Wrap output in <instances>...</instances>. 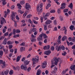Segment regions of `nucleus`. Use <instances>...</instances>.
<instances>
[{
    "label": "nucleus",
    "instance_id": "1",
    "mask_svg": "<svg viewBox=\"0 0 75 75\" xmlns=\"http://www.w3.org/2000/svg\"><path fill=\"white\" fill-rule=\"evenodd\" d=\"M32 61L33 64H35L36 63H38L39 62V57L38 56H35V57L32 58Z\"/></svg>",
    "mask_w": 75,
    "mask_h": 75
},
{
    "label": "nucleus",
    "instance_id": "2",
    "mask_svg": "<svg viewBox=\"0 0 75 75\" xmlns=\"http://www.w3.org/2000/svg\"><path fill=\"white\" fill-rule=\"evenodd\" d=\"M4 23H6V19H5L4 18L2 17L1 20V25H0V28H1L3 27V24H4Z\"/></svg>",
    "mask_w": 75,
    "mask_h": 75
},
{
    "label": "nucleus",
    "instance_id": "3",
    "mask_svg": "<svg viewBox=\"0 0 75 75\" xmlns=\"http://www.w3.org/2000/svg\"><path fill=\"white\" fill-rule=\"evenodd\" d=\"M21 68L24 71H27V66L24 64H22L21 66Z\"/></svg>",
    "mask_w": 75,
    "mask_h": 75
},
{
    "label": "nucleus",
    "instance_id": "4",
    "mask_svg": "<svg viewBox=\"0 0 75 75\" xmlns=\"http://www.w3.org/2000/svg\"><path fill=\"white\" fill-rule=\"evenodd\" d=\"M53 61L55 62H54V64L55 65H57L58 62L59 61V60L58 58H57V57H54L53 59Z\"/></svg>",
    "mask_w": 75,
    "mask_h": 75
},
{
    "label": "nucleus",
    "instance_id": "5",
    "mask_svg": "<svg viewBox=\"0 0 75 75\" xmlns=\"http://www.w3.org/2000/svg\"><path fill=\"white\" fill-rule=\"evenodd\" d=\"M25 9L27 10H29V9L31 8V6L28 3H27L25 4Z\"/></svg>",
    "mask_w": 75,
    "mask_h": 75
},
{
    "label": "nucleus",
    "instance_id": "6",
    "mask_svg": "<svg viewBox=\"0 0 75 75\" xmlns=\"http://www.w3.org/2000/svg\"><path fill=\"white\" fill-rule=\"evenodd\" d=\"M42 36L43 35L42 34L40 35L37 38L38 41H41L42 40Z\"/></svg>",
    "mask_w": 75,
    "mask_h": 75
},
{
    "label": "nucleus",
    "instance_id": "7",
    "mask_svg": "<svg viewBox=\"0 0 75 75\" xmlns=\"http://www.w3.org/2000/svg\"><path fill=\"white\" fill-rule=\"evenodd\" d=\"M70 69L71 70H73L74 71V74H75V65H73L71 66L70 67Z\"/></svg>",
    "mask_w": 75,
    "mask_h": 75
},
{
    "label": "nucleus",
    "instance_id": "8",
    "mask_svg": "<svg viewBox=\"0 0 75 75\" xmlns=\"http://www.w3.org/2000/svg\"><path fill=\"white\" fill-rule=\"evenodd\" d=\"M51 51L50 50H47L44 52V54L46 55H49L50 54H51Z\"/></svg>",
    "mask_w": 75,
    "mask_h": 75
},
{
    "label": "nucleus",
    "instance_id": "9",
    "mask_svg": "<svg viewBox=\"0 0 75 75\" xmlns=\"http://www.w3.org/2000/svg\"><path fill=\"white\" fill-rule=\"evenodd\" d=\"M56 50H57V51H59V50H61V46H57L56 47Z\"/></svg>",
    "mask_w": 75,
    "mask_h": 75
},
{
    "label": "nucleus",
    "instance_id": "10",
    "mask_svg": "<svg viewBox=\"0 0 75 75\" xmlns=\"http://www.w3.org/2000/svg\"><path fill=\"white\" fill-rule=\"evenodd\" d=\"M61 37H62L61 35H59L58 37V40L57 41L58 44H59L61 43Z\"/></svg>",
    "mask_w": 75,
    "mask_h": 75
},
{
    "label": "nucleus",
    "instance_id": "11",
    "mask_svg": "<svg viewBox=\"0 0 75 75\" xmlns=\"http://www.w3.org/2000/svg\"><path fill=\"white\" fill-rule=\"evenodd\" d=\"M21 55H20L17 57L16 58V62H18L19 61H20V59H21Z\"/></svg>",
    "mask_w": 75,
    "mask_h": 75
},
{
    "label": "nucleus",
    "instance_id": "12",
    "mask_svg": "<svg viewBox=\"0 0 75 75\" xmlns=\"http://www.w3.org/2000/svg\"><path fill=\"white\" fill-rule=\"evenodd\" d=\"M47 63L46 62H45L44 63L42 64V68H45V67H46V65H47Z\"/></svg>",
    "mask_w": 75,
    "mask_h": 75
},
{
    "label": "nucleus",
    "instance_id": "13",
    "mask_svg": "<svg viewBox=\"0 0 75 75\" xmlns=\"http://www.w3.org/2000/svg\"><path fill=\"white\" fill-rule=\"evenodd\" d=\"M7 39L6 38H5L3 41V44L4 45H6L7 44Z\"/></svg>",
    "mask_w": 75,
    "mask_h": 75
},
{
    "label": "nucleus",
    "instance_id": "14",
    "mask_svg": "<svg viewBox=\"0 0 75 75\" xmlns=\"http://www.w3.org/2000/svg\"><path fill=\"white\" fill-rule=\"evenodd\" d=\"M51 23V21H50V20H47V21L45 22V23L46 24H47V25L48 24H50V23Z\"/></svg>",
    "mask_w": 75,
    "mask_h": 75
},
{
    "label": "nucleus",
    "instance_id": "15",
    "mask_svg": "<svg viewBox=\"0 0 75 75\" xmlns=\"http://www.w3.org/2000/svg\"><path fill=\"white\" fill-rule=\"evenodd\" d=\"M30 61H28V60H25V63L24 64V65H25L27 66L29 63H30Z\"/></svg>",
    "mask_w": 75,
    "mask_h": 75
},
{
    "label": "nucleus",
    "instance_id": "16",
    "mask_svg": "<svg viewBox=\"0 0 75 75\" xmlns=\"http://www.w3.org/2000/svg\"><path fill=\"white\" fill-rule=\"evenodd\" d=\"M71 9H72L73 8V4L71 3L70 4V5L68 6Z\"/></svg>",
    "mask_w": 75,
    "mask_h": 75
},
{
    "label": "nucleus",
    "instance_id": "17",
    "mask_svg": "<svg viewBox=\"0 0 75 75\" xmlns=\"http://www.w3.org/2000/svg\"><path fill=\"white\" fill-rule=\"evenodd\" d=\"M41 73V70H38L36 73L37 75H40Z\"/></svg>",
    "mask_w": 75,
    "mask_h": 75
},
{
    "label": "nucleus",
    "instance_id": "18",
    "mask_svg": "<svg viewBox=\"0 0 75 75\" xmlns=\"http://www.w3.org/2000/svg\"><path fill=\"white\" fill-rule=\"evenodd\" d=\"M57 13L58 14H60L61 13V9L59 8L57 9Z\"/></svg>",
    "mask_w": 75,
    "mask_h": 75
},
{
    "label": "nucleus",
    "instance_id": "19",
    "mask_svg": "<svg viewBox=\"0 0 75 75\" xmlns=\"http://www.w3.org/2000/svg\"><path fill=\"white\" fill-rule=\"evenodd\" d=\"M4 28L2 30L3 33H6V29H7V27L6 26H4Z\"/></svg>",
    "mask_w": 75,
    "mask_h": 75
},
{
    "label": "nucleus",
    "instance_id": "20",
    "mask_svg": "<svg viewBox=\"0 0 75 75\" xmlns=\"http://www.w3.org/2000/svg\"><path fill=\"white\" fill-rule=\"evenodd\" d=\"M74 25H71L70 26V29L71 31H73L74 30Z\"/></svg>",
    "mask_w": 75,
    "mask_h": 75
},
{
    "label": "nucleus",
    "instance_id": "21",
    "mask_svg": "<svg viewBox=\"0 0 75 75\" xmlns=\"http://www.w3.org/2000/svg\"><path fill=\"white\" fill-rule=\"evenodd\" d=\"M38 13H41L42 12V8H40L38 10Z\"/></svg>",
    "mask_w": 75,
    "mask_h": 75
},
{
    "label": "nucleus",
    "instance_id": "22",
    "mask_svg": "<svg viewBox=\"0 0 75 75\" xmlns=\"http://www.w3.org/2000/svg\"><path fill=\"white\" fill-rule=\"evenodd\" d=\"M51 4L50 3H48L47 4V6L46 7V9H48V8H49V7H50V6H51Z\"/></svg>",
    "mask_w": 75,
    "mask_h": 75
},
{
    "label": "nucleus",
    "instance_id": "23",
    "mask_svg": "<svg viewBox=\"0 0 75 75\" xmlns=\"http://www.w3.org/2000/svg\"><path fill=\"white\" fill-rule=\"evenodd\" d=\"M67 37L64 36L62 39V41H65V40H67Z\"/></svg>",
    "mask_w": 75,
    "mask_h": 75
},
{
    "label": "nucleus",
    "instance_id": "24",
    "mask_svg": "<svg viewBox=\"0 0 75 75\" xmlns=\"http://www.w3.org/2000/svg\"><path fill=\"white\" fill-rule=\"evenodd\" d=\"M8 72H9V70H6V71H4V74L5 75H7V74H8Z\"/></svg>",
    "mask_w": 75,
    "mask_h": 75
},
{
    "label": "nucleus",
    "instance_id": "25",
    "mask_svg": "<svg viewBox=\"0 0 75 75\" xmlns=\"http://www.w3.org/2000/svg\"><path fill=\"white\" fill-rule=\"evenodd\" d=\"M13 44V43H12V42L10 41H9L7 42V44L8 45H11V44Z\"/></svg>",
    "mask_w": 75,
    "mask_h": 75
},
{
    "label": "nucleus",
    "instance_id": "26",
    "mask_svg": "<svg viewBox=\"0 0 75 75\" xmlns=\"http://www.w3.org/2000/svg\"><path fill=\"white\" fill-rule=\"evenodd\" d=\"M52 66L51 67V68H52V67H54L55 65H54V62L53 61H52Z\"/></svg>",
    "mask_w": 75,
    "mask_h": 75
},
{
    "label": "nucleus",
    "instance_id": "27",
    "mask_svg": "<svg viewBox=\"0 0 75 75\" xmlns=\"http://www.w3.org/2000/svg\"><path fill=\"white\" fill-rule=\"evenodd\" d=\"M2 4L3 6L6 4V0H3Z\"/></svg>",
    "mask_w": 75,
    "mask_h": 75
},
{
    "label": "nucleus",
    "instance_id": "28",
    "mask_svg": "<svg viewBox=\"0 0 75 75\" xmlns=\"http://www.w3.org/2000/svg\"><path fill=\"white\" fill-rule=\"evenodd\" d=\"M20 32H21V31L20 29H17L16 31V33H20Z\"/></svg>",
    "mask_w": 75,
    "mask_h": 75
},
{
    "label": "nucleus",
    "instance_id": "29",
    "mask_svg": "<svg viewBox=\"0 0 75 75\" xmlns=\"http://www.w3.org/2000/svg\"><path fill=\"white\" fill-rule=\"evenodd\" d=\"M37 31L36 28H33L32 29V32H35Z\"/></svg>",
    "mask_w": 75,
    "mask_h": 75
},
{
    "label": "nucleus",
    "instance_id": "30",
    "mask_svg": "<svg viewBox=\"0 0 75 75\" xmlns=\"http://www.w3.org/2000/svg\"><path fill=\"white\" fill-rule=\"evenodd\" d=\"M43 35V37L44 38H48V36L46 35L45 34H43L42 35Z\"/></svg>",
    "mask_w": 75,
    "mask_h": 75
},
{
    "label": "nucleus",
    "instance_id": "31",
    "mask_svg": "<svg viewBox=\"0 0 75 75\" xmlns=\"http://www.w3.org/2000/svg\"><path fill=\"white\" fill-rule=\"evenodd\" d=\"M44 30L45 31H47V25H44Z\"/></svg>",
    "mask_w": 75,
    "mask_h": 75
},
{
    "label": "nucleus",
    "instance_id": "32",
    "mask_svg": "<svg viewBox=\"0 0 75 75\" xmlns=\"http://www.w3.org/2000/svg\"><path fill=\"white\" fill-rule=\"evenodd\" d=\"M3 55V51L2 50L0 51V55L1 56H2Z\"/></svg>",
    "mask_w": 75,
    "mask_h": 75
},
{
    "label": "nucleus",
    "instance_id": "33",
    "mask_svg": "<svg viewBox=\"0 0 75 75\" xmlns=\"http://www.w3.org/2000/svg\"><path fill=\"white\" fill-rule=\"evenodd\" d=\"M68 11V9L67 8L64 10L63 13H66Z\"/></svg>",
    "mask_w": 75,
    "mask_h": 75
},
{
    "label": "nucleus",
    "instance_id": "34",
    "mask_svg": "<svg viewBox=\"0 0 75 75\" xmlns=\"http://www.w3.org/2000/svg\"><path fill=\"white\" fill-rule=\"evenodd\" d=\"M18 67H16L15 66H13V69H14V70H15V71H17V69L18 68Z\"/></svg>",
    "mask_w": 75,
    "mask_h": 75
},
{
    "label": "nucleus",
    "instance_id": "35",
    "mask_svg": "<svg viewBox=\"0 0 75 75\" xmlns=\"http://www.w3.org/2000/svg\"><path fill=\"white\" fill-rule=\"evenodd\" d=\"M61 50H65V47L63 45L61 46Z\"/></svg>",
    "mask_w": 75,
    "mask_h": 75
},
{
    "label": "nucleus",
    "instance_id": "36",
    "mask_svg": "<svg viewBox=\"0 0 75 75\" xmlns=\"http://www.w3.org/2000/svg\"><path fill=\"white\" fill-rule=\"evenodd\" d=\"M16 29H14L13 30V35H15L16 34Z\"/></svg>",
    "mask_w": 75,
    "mask_h": 75
},
{
    "label": "nucleus",
    "instance_id": "37",
    "mask_svg": "<svg viewBox=\"0 0 75 75\" xmlns=\"http://www.w3.org/2000/svg\"><path fill=\"white\" fill-rule=\"evenodd\" d=\"M59 18H60V20H61V21H63V17H62V16H60L59 17Z\"/></svg>",
    "mask_w": 75,
    "mask_h": 75
},
{
    "label": "nucleus",
    "instance_id": "38",
    "mask_svg": "<svg viewBox=\"0 0 75 75\" xmlns=\"http://www.w3.org/2000/svg\"><path fill=\"white\" fill-rule=\"evenodd\" d=\"M67 54V52H64V53H63L62 54V55H63V56H65L66 55V54Z\"/></svg>",
    "mask_w": 75,
    "mask_h": 75
},
{
    "label": "nucleus",
    "instance_id": "39",
    "mask_svg": "<svg viewBox=\"0 0 75 75\" xmlns=\"http://www.w3.org/2000/svg\"><path fill=\"white\" fill-rule=\"evenodd\" d=\"M21 3V5H23V4H24V3H25V2H24V0L22 1H21L20 2Z\"/></svg>",
    "mask_w": 75,
    "mask_h": 75
},
{
    "label": "nucleus",
    "instance_id": "40",
    "mask_svg": "<svg viewBox=\"0 0 75 75\" xmlns=\"http://www.w3.org/2000/svg\"><path fill=\"white\" fill-rule=\"evenodd\" d=\"M14 51V54H17V49L16 48L15 49Z\"/></svg>",
    "mask_w": 75,
    "mask_h": 75
},
{
    "label": "nucleus",
    "instance_id": "41",
    "mask_svg": "<svg viewBox=\"0 0 75 75\" xmlns=\"http://www.w3.org/2000/svg\"><path fill=\"white\" fill-rule=\"evenodd\" d=\"M31 42H34V41H35V38H33L32 37L31 39Z\"/></svg>",
    "mask_w": 75,
    "mask_h": 75
},
{
    "label": "nucleus",
    "instance_id": "42",
    "mask_svg": "<svg viewBox=\"0 0 75 75\" xmlns=\"http://www.w3.org/2000/svg\"><path fill=\"white\" fill-rule=\"evenodd\" d=\"M8 32L5 33L4 34V36H8Z\"/></svg>",
    "mask_w": 75,
    "mask_h": 75
},
{
    "label": "nucleus",
    "instance_id": "43",
    "mask_svg": "<svg viewBox=\"0 0 75 75\" xmlns=\"http://www.w3.org/2000/svg\"><path fill=\"white\" fill-rule=\"evenodd\" d=\"M13 74V70H11L10 71L9 74L10 75H12Z\"/></svg>",
    "mask_w": 75,
    "mask_h": 75
},
{
    "label": "nucleus",
    "instance_id": "44",
    "mask_svg": "<svg viewBox=\"0 0 75 75\" xmlns=\"http://www.w3.org/2000/svg\"><path fill=\"white\" fill-rule=\"evenodd\" d=\"M27 71H28V72H30L31 71V67H29L28 69H27Z\"/></svg>",
    "mask_w": 75,
    "mask_h": 75
},
{
    "label": "nucleus",
    "instance_id": "45",
    "mask_svg": "<svg viewBox=\"0 0 75 75\" xmlns=\"http://www.w3.org/2000/svg\"><path fill=\"white\" fill-rule=\"evenodd\" d=\"M61 6H63L64 7V8H65V3H64L62 4L61 5Z\"/></svg>",
    "mask_w": 75,
    "mask_h": 75
},
{
    "label": "nucleus",
    "instance_id": "46",
    "mask_svg": "<svg viewBox=\"0 0 75 75\" xmlns=\"http://www.w3.org/2000/svg\"><path fill=\"white\" fill-rule=\"evenodd\" d=\"M54 48H55V47L53 46L51 47V50L52 51H54Z\"/></svg>",
    "mask_w": 75,
    "mask_h": 75
},
{
    "label": "nucleus",
    "instance_id": "47",
    "mask_svg": "<svg viewBox=\"0 0 75 75\" xmlns=\"http://www.w3.org/2000/svg\"><path fill=\"white\" fill-rule=\"evenodd\" d=\"M40 22H41V23H43V17H41L40 18Z\"/></svg>",
    "mask_w": 75,
    "mask_h": 75
},
{
    "label": "nucleus",
    "instance_id": "48",
    "mask_svg": "<svg viewBox=\"0 0 75 75\" xmlns=\"http://www.w3.org/2000/svg\"><path fill=\"white\" fill-rule=\"evenodd\" d=\"M55 11L54 9L50 11V13H55Z\"/></svg>",
    "mask_w": 75,
    "mask_h": 75
},
{
    "label": "nucleus",
    "instance_id": "49",
    "mask_svg": "<svg viewBox=\"0 0 75 75\" xmlns=\"http://www.w3.org/2000/svg\"><path fill=\"white\" fill-rule=\"evenodd\" d=\"M31 16H32V15L31 14L28 15L27 17V18H29L31 17Z\"/></svg>",
    "mask_w": 75,
    "mask_h": 75
},
{
    "label": "nucleus",
    "instance_id": "50",
    "mask_svg": "<svg viewBox=\"0 0 75 75\" xmlns=\"http://www.w3.org/2000/svg\"><path fill=\"white\" fill-rule=\"evenodd\" d=\"M24 50V48L23 47H21L20 48V51L23 52Z\"/></svg>",
    "mask_w": 75,
    "mask_h": 75
},
{
    "label": "nucleus",
    "instance_id": "51",
    "mask_svg": "<svg viewBox=\"0 0 75 75\" xmlns=\"http://www.w3.org/2000/svg\"><path fill=\"white\" fill-rule=\"evenodd\" d=\"M50 48V45H48L46 46V50H49Z\"/></svg>",
    "mask_w": 75,
    "mask_h": 75
},
{
    "label": "nucleus",
    "instance_id": "52",
    "mask_svg": "<svg viewBox=\"0 0 75 75\" xmlns=\"http://www.w3.org/2000/svg\"><path fill=\"white\" fill-rule=\"evenodd\" d=\"M16 20H20V18H19V17H18V16H16Z\"/></svg>",
    "mask_w": 75,
    "mask_h": 75
},
{
    "label": "nucleus",
    "instance_id": "53",
    "mask_svg": "<svg viewBox=\"0 0 75 75\" xmlns=\"http://www.w3.org/2000/svg\"><path fill=\"white\" fill-rule=\"evenodd\" d=\"M23 31H27V29L26 28V27L24 28L23 29Z\"/></svg>",
    "mask_w": 75,
    "mask_h": 75
},
{
    "label": "nucleus",
    "instance_id": "54",
    "mask_svg": "<svg viewBox=\"0 0 75 75\" xmlns=\"http://www.w3.org/2000/svg\"><path fill=\"white\" fill-rule=\"evenodd\" d=\"M42 6H43V4L41 3L40 5V8H42Z\"/></svg>",
    "mask_w": 75,
    "mask_h": 75
},
{
    "label": "nucleus",
    "instance_id": "55",
    "mask_svg": "<svg viewBox=\"0 0 75 75\" xmlns=\"http://www.w3.org/2000/svg\"><path fill=\"white\" fill-rule=\"evenodd\" d=\"M28 21L29 22V23H30V24H33V22H32V21H31V20L30 19H29L28 20Z\"/></svg>",
    "mask_w": 75,
    "mask_h": 75
},
{
    "label": "nucleus",
    "instance_id": "56",
    "mask_svg": "<svg viewBox=\"0 0 75 75\" xmlns=\"http://www.w3.org/2000/svg\"><path fill=\"white\" fill-rule=\"evenodd\" d=\"M1 64H2L3 66H5L6 65V62L4 61Z\"/></svg>",
    "mask_w": 75,
    "mask_h": 75
},
{
    "label": "nucleus",
    "instance_id": "57",
    "mask_svg": "<svg viewBox=\"0 0 75 75\" xmlns=\"http://www.w3.org/2000/svg\"><path fill=\"white\" fill-rule=\"evenodd\" d=\"M72 38H68V40H69V41H72Z\"/></svg>",
    "mask_w": 75,
    "mask_h": 75
},
{
    "label": "nucleus",
    "instance_id": "58",
    "mask_svg": "<svg viewBox=\"0 0 75 75\" xmlns=\"http://www.w3.org/2000/svg\"><path fill=\"white\" fill-rule=\"evenodd\" d=\"M9 48H10V49H11L12 48H13V45H10L9 46Z\"/></svg>",
    "mask_w": 75,
    "mask_h": 75
},
{
    "label": "nucleus",
    "instance_id": "59",
    "mask_svg": "<svg viewBox=\"0 0 75 75\" xmlns=\"http://www.w3.org/2000/svg\"><path fill=\"white\" fill-rule=\"evenodd\" d=\"M11 17H12L11 20H12V21H14V17H15V16H11Z\"/></svg>",
    "mask_w": 75,
    "mask_h": 75
},
{
    "label": "nucleus",
    "instance_id": "60",
    "mask_svg": "<svg viewBox=\"0 0 75 75\" xmlns=\"http://www.w3.org/2000/svg\"><path fill=\"white\" fill-rule=\"evenodd\" d=\"M25 45V43H24V42H22V43L20 44V45L21 46L23 45V46H24Z\"/></svg>",
    "mask_w": 75,
    "mask_h": 75
},
{
    "label": "nucleus",
    "instance_id": "61",
    "mask_svg": "<svg viewBox=\"0 0 75 75\" xmlns=\"http://www.w3.org/2000/svg\"><path fill=\"white\" fill-rule=\"evenodd\" d=\"M10 52L12 53V54H13V52H14V50L13 49H11L10 50Z\"/></svg>",
    "mask_w": 75,
    "mask_h": 75
},
{
    "label": "nucleus",
    "instance_id": "62",
    "mask_svg": "<svg viewBox=\"0 0 75 75\" xmlns=\"http://www.w3.org/2000/svg\"><path fill=\"white\" fill-rule=\"evenodd\" d=\"M65 8H64V7L63 6H61V7H60V9L62 10H63Z\"/></svg>",
    "mask_w": 75,
    "mask_h": 75
},
{
    "label": "nucleus",
    "instance_id": "63",
    "mask_svg": "<svg viewBox=\"0 0 75 75\" xmlns=\"http://www.w3.org/2000/svg\"><path fill=\"white\" fill-rule=\"evenodd\" d=\"M57 27H55L54 29V31H57Z\"/></svg>",
    "mask_w": 75,
    "mask_h": 75
},
{
    "label": "nucleus",
    "instance_id": "64",
    "mask_svg": "<svg viewBox=\"0 0 75 75\" xmlns=\"http://www.w3.org/2000/svg\"><path fill=\"white\" fill-rule=\"evenodd\" d=\"M72 41H75V37H73V38H72Z\"/></svg>",
    "mask_w": 75,
    "mask_h": 75
}]
</instances>
